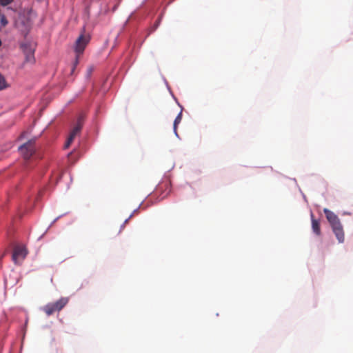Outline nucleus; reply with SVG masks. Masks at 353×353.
<instances>
[{"instance_id": "nucleus-12", "label": "nucleus", "mask_w": 353, "mask_h": 353, "mask_svg": "<svg viewBox=\"0 0 353 353\" xmlns=\"http://www.w3.org/2000/svg\"><path fill=\"white\" fill-rule=\"evenodd\" d=\"M14 0H0V5L2 6H6L10 3H12Z\"/></svg>"}, {"instance_id": "nucleus-3", "label": "nucleus", "mask_w": 353, "mask_h": 353, "mask_svg": "<svg viewBox=\"0 0 353 353\" xmlns=\"http://www.w3.org/2000/svg\"><path fill=\"white\" fill-rule=\"evenodd\" d=\"M84 123V116L83 114H80L77 120V122L72 129L71 130L69 136L66 140V142L64 145V148H68L71 143L73 142L74 138L79 135L81 131L83 125Z\"/></svg>"}, {"instance_id": "nucleus-8", "label": "nucleus", "mask_w": 353, "mask_h": 353, "mask_svg": "<svg viewBox=\"0 0 353 353\" xmlns=\"http://www.w3.org/2000/svg\"><path fill=\"white\" fill-rule=\"evenodd\" d=\"M312 229L316 236L321 235L320 221L314 218L313 213H311Z\"/></svg>"}, {"instance_id": "nucleus-9", "label": "nucleus", "mask_w": 353, "mask_h": 353, "mask_svg": "<svg viewBox=\"0 0 353 353\" xmlns=\"http://www.w3.org/2000/svg\"><path fill=\"white\" fill-rule=\"evenodd\" d=\"M22 47L24 48L23 50L26 55V61L28 63H34V50L26 46H22Z\"/></svg>"}, {"instance_id": "nucleus-13", "label": "nucleus", "mask_w": 353, "mask_h": 353, "mask_svg": "<svg viewBox=\"0 0 353 353\" xmlns=\"http://www.w3.org/2000/svg\"><path fill=\"white\" fill-rule=\"evenodd\" d=\"M1 23L3 26H6L8 24V20L5 16L1 17Z\"/></svg>"}, {"instance_id": "nucleus-4", "label": "nucleus", "mask_w": 353, "mask_h": 353, "mask_svg": "<svg viewBox=\"0 0 353 353\" xmlns=\"http://www.w3.org/2000/svg\"><path fill=\"white\" fill-rule=\"evenodd\" d=\"M19 150L25 159H29L35 152L34 141H28L21 145Z\"/></svg>"}, {"instance_id": "nucleus-11", "label": "nucleus", "mask_w": 353, "mask_h": 353, "mask_svg": "<svg viewBox=\"0 0 353 353\" xmlns=\"http://www.w3.org/2000/svg\"><path fill=\"white\" fill-rule=\"evenodd\" d=\"M8 86V83H7L5 77L0 73V90H5Z\"/></svg>"}, {"instance_id": "nucleus-1", "label": "nucleus", "mask_w": 353, "mask_h": 353, "mask_svg": "<svg viewBox=\"0 0 353 353\" xmlns=\"http://www.w3.org/2000/svg\"><path fill=\"white\" fill-rule=\"evenodd\" d=\"M90 36L85 34H81L77 39L74 46V52L76 53V57L71 70V74H74V70L79 62V57L83 53L86 46L88 44L90 41Z\"/></svg>"}, {"instance_id": "nucleus-7", "label": "nucleus", "mask_w": 353, "mask_h": 353, "mask_svg": "<svg viewBox=\"0 0 353 353\" xmlns=\"http://www.w3.org/2000/svg\"><path fill=\"white\" fill-rule=\"evenodd\" d=\"M332 231L335 234L339 243H343L345 241V234L341 223L332 227Z\"/></svg>"}, {"instance_id": "nucleus-6", "label": "nucleus", "mask_w": 353, "mask_h": 353, "mask_svg": "<svg viewBox=\"0 0 353 353\" xmlns=\"http://www.w3.org/2000/svg\"><path fill=\"white\" fill-rule=\"evenodd\" d=\"M323 212L325 214V216L330 223L331 227H333L334 225H339L341 223V221L339 219V217L332 211L327 208L323 209Z\"/></svg>"}, {"instance_id": "nucleus-5", "label": "nucleus", "mask_w": 353, "mask_h": 353, "mask_svg": "<svg viewBox=\"0 0 353 353\" xmlns=\"http://www.w3.org/2000/svg\"><path fill=\"white\" fill-rule=\"evenodd\" d=\"M28 252L25 247L18 245L14 248L12 252V260L15 264H20L26 258Z\"/></svg>"}, {"instance_id": "nucleus-14", "label": "nucleus", "mask_w": 353, "mask_h": 353, "mask_svg": "<svg viewBox=\"0 0 353 353\" xmlns=\"http://www.w3.org/2000/svg\"><path fill=\"white\" fill-rule=\"evenodd\" d=\"M128 219H126V220L125 221L124 224H125V223H127V222H128Z\"/></svg>"}, {"instance_id": "nucleus-10", "label": "nucleus", "mask_w": 353, "mask_h": 353, "mask_svg": "<svg viewBox=\"0 0 353 353\" xmlns=\"http://www.w3.org/2000/svg\"><path fill=\"white\" fill-rule=\"evenodd\" d=\"M181 119H182V111H181L179 113V114L176 116V117L174 119V124H173L174 132L176 136H178L177 130H176L177 125L181 123Z\"/></svg>"}, {"instance_id": "nucleus-2", "label": "nucleus", "mask_w": 353, "mask_h": 353, "mask_svg": "<svg viewBox=\"0 0 353 353\" xmlns=\"http://www.w3.org/2000/svg\"><path fill=\"white\" fill-rule=\"evenodd\" d=\"M69 299L68 297H61L60 299L54 303H50L42 307V310L47 314L50 316L55 312L61 311L68 303Z\"/></svg>"}]
</instances>
